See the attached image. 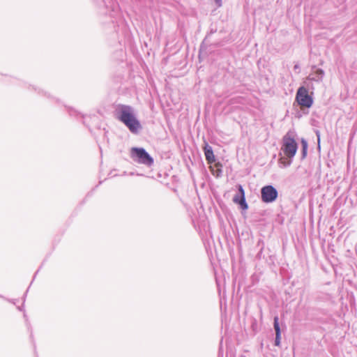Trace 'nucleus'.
I'll return each instance as SVG.
<instances>
[{
  "instance_id": "f257e3e1",
  "label": "nucleus",
  "mask_w": 357,
  "mask_h": 357,
  "mask_svg": "<svg viewBox=\"0 0 357 357\" xmlns=\"http://www.w3.org/2000/svg\"><path fill=\"white\" fill-rule=\"evenodd\" d=\"M115 119L123 123L132 134H137L142 126L137 119L135 109L130 105L118 104L114 111Z\"/></svg>"
},
{
  "instance_id": "f03ea898",
  "label": "nucleus",
  "mask_w": 357,
  "mask_h": 357,
  "mask_svg": "<svg viewBox=\"0 0 357 357\" xmlns=\"http://www.w3.org/2000/svg\"><path fill=\"white\" fill-rule=\"evenodd\" d=\"M130 158L139 164L146 167H151L154 163L153 158L150 154L142 147H132L130 149Z\"/></svg>"
},
{
  "instance_id": "7ed1b4c3",
  "label": "nucleus",
  "mask_w": 357,
  "mask_h": 357,
  "mask_svg": "<svg viewBox=\"0 0 357 357\" xmlns=\"http://www.w3.org/2000/svg\"><path fill=\"white\" fill-rule=\"evenodd\" d=\"M298 144L295 139L290 137L288 134L284 136L282 139V150L285 155L289 158H292L296 153Z\"/></svg>"
},
{
  "instance_id": "20e7f679",
  "label": "nucleus",
  "mask_w": 357,
  "mask_h": 357,
  "mask_svg": "<svg viewBox=\"0 0 357 357\" xmlns=\"http://www.w3.org/2000/svg\"><path fill=\"white\" fill-rule=\"evenodd\" d=\"M278 197V191L272 185H266L261 188V199L264 203H273Z\"/></svg>"
},
{
  "instance_id": "39448f33",
  "label": "nucleus",
  "mask_w": 357,
  "mask_h": 357,
  "mask_svg": "<svg viewBox=\"0 0 357 357\" xmlns=\"http://www.w3.org/2000/svg\"><path fill=\"white\" fill-rule=\"evenodd\" d=\"M296 100L301 107L310 108L313 104L312 98L308 94L307 89L304 86H300L296 92Z\"/></svg>"
},
{
  "instance_id": "423d86ee",
  "label": "nucleus",
  "mask_w": 357,
  "mask_h": 357,
  "mask_svg": "<svg viewBox=\"0 0 357 357\" xmlns=\"http://www.w3.org/2000/svg\"><path fill=\"white\" fill-rule=\"evenodd\" d=\"M237 193L233 197V202L239 205L242 210H247L248 205L245 200V190L241 184L236 185Z\"/></svg>"
},
{
  "instance_id": "0eeeda50",
  "label": "nucleus",
  "mask_w": 357,
  "mask_h": 357,
  "mask_svg": "<svg viewBox=\"0 0 357 357\" xmlns=\"http://www.w3.org/2000/svg\"><path fill=\"white\" fill-rule=\"evenodd\" d=\"M324 74V71L322 69L317 68L315 66H312V72L307 77V79L319 82L322 81Z\"/></svg>"
},
{
  "instance_id": "6e6552de",
  "label": "nucleus",
  "mask_w": 357,
  "mask_h": 357,
  "mask_svg": "<svg viewBox=\"0 0 357 357\" xmlns=\"http://www.w3.org/2000/svg\"><path fill=\"white\" fill-rule=\"evenodd\" d=\"M203 150L207 162L210 165L213 163L215 162V155L213 148L207 142H205Z\"/></svg>"
},
{
  "instance_id": "1a4fd4ad",
  "label": "nucleus",
  "mask_w": 357,
  "mask_h": 357,
  "mask_svg": "<svg viewBox=\"0 0 357 357\" xmlns=\"http://www.w3.org/2000/svg\"><path fill=\"white\" fill-rule=\"evenodd\" d=\"M273 328L275 332V345L280 346L281 340V329L279 324V318L278 316L274 317Z\"/></svg>"
},
{
  "instance_id": "9d476101",
  "label": "nucleus",
  "mask_w": 357,
  "mask_h": 357,
  "mask_svg": "<svg viewBox=\"0 0 357 357\" xmlns=\"http://www.w3.org/2000/svg\"><path fill=\"white\" fill-rule=\"evenodd\" d=\"M215 169H212V174L217 178L221 177L222 176V165L218 162L215 164Z\"/></svg>"
},
{
  "instance_id": "9b49d317",
  "label": "nucleus",
  "mask_w": 357,
  "mask_h": 357,
  "mask_svg": "<svg viewBox=\"0 0 357 357\" xmlns=\"http://www.w3.org/2000/svg\"><path fill=\"white\" fill-rule=\"evenodd\" d=\"M280 161L282 164H283L284 167H288L291 164V160L286 161V159L284 158H280Z\"/></svg>"
},
{
  "instance_id": "f8f14e48",
  "label": "nucleus",
  "mask_w": 357,
  "mask_h": 357,
  "mask_svg": "<svg viewBox=\"0 0 357 357\" xmlns=\"http://www.w3.org/2000/svg\"><path fill=\"white\" fill-rule=\"evenodd\" d=\"M257 320L255 319L252 322V328L254 331H257Z\"/></svg>"
},
{
  "instance_id": "ddd939ff",
  "label": "nucleus",
  "mask_w": 357,
  "mask_h": 357,
  "mask_svg": "<svg viewBox=\"0 0 357 357\" xmlns=\"http://www.w3.org/2000/svg\"><path fill=\"white\" fill-rule=\"evenodd\" d=\"M69 114L70 116H77L78 115H79V114L77 111L73 110V109L69 111Z\"/></svg>"
},
{
  "instance_id": "4468645a",
  "label": "nucleus",
  "mask_w": 357,
  "mask_h": 357,
  "mask_svg": "<svg viewBox=\"0 0 357 357\" xmlns=\"http://www.w3.org/2000/svg\"><path fill=\"white\" fill-rule=\"evenodd\" d=\"M307 148H302V158H305L307 155Z\"/></svg>"
},
{
  "instance_id": "2eb2a0df",
  "label": "nucleus",
  "mask_w": 357,
  "mask_h": 357,
  "mask_svg": "<svg viewBox=\"0 0 357 357\" xmlns=\"http://www.w3.org/2000/svg\"><path fill=\"white\" fill-rule=\"evenodd\" d=\"M301 145H302V148H307V141L304 139H301Z\"/></svg>"
},
{
  "instance_id": "dca6fc26",
  "label": "nucleus",
  "mask_w": 357,
  "mask_h": 357,
  "mask_svg": "<svg viewBox=\"0 0 357 357\" xmlns=\"http://www.w3.org/2000/svg\"><path fill=\"white\" fill-rule=\"evenodd\" d=\"M294 70H297V69H299V66L298 64H296L294 67Z\"/></svg>"
},
{
  "instance_id": "f3484780",
  "label": "nucleus",
  "mask_w": 357,
  "mask_h": 357,
  "mask_svg": "<svg viewBox=\"0 0 357 357\" xmlns=\"http://www.w3.org/2000/svg\"><path fill=\"white\" fill-rule=\"evenodd\" d=\"M17 309H18L20 311H22V310H23V306H19V307H17Z\"/></svg>"
},
{
  "instance_id": "a211bd4d",
  "label": "nucleus",
  "mask_w": 357,
  "mask_h": 357,
  "mask_svg": "<svg viewBox=\"0 0 357 357\" xmlns=\"http://www.w3.org/2000/svg\"><path fill=\"white\" fill-rule=\"evenodd\" d=\"M216 3L220 6L221 5V0H216Z\"/></svg>"
},
{
  "instance_id": "6ab92c4d",
  "label": "nucleus",
  "mask_w": 357,
  "mask_h": 357,
  "mask_svg": "<svg viewBox=\"0 0 357 357\" xmlns=\"http://www.w3.org/2000/svg\"><path fill=\"white\" fill-rule=\"evenodd\" d=\"M317 137H318V142H319V131L317 132Z\"/></svg>"
},
{
  "instance_id": "aec40b11",
  "label": "nucleus",
  "mask_w": 357,
  "mask_h": 357,
  "mask_svg": "<svg viewBox=\"0 0 357 357\" xmlns=\"http://www.w3.org/2000/svg\"><path fill=\"white\" fill-rule=\"evenodd\" d=\"M8 301L9 302H12V303H13L15 304V303H14L13 301H12L10 299H8Z\"/></svg>"
},
{
  "instance_id": "412c9836",
  "label": "nucleus",
  "mask_w": 357,
  "mask_h": 357,
  "mask_svg": "<svg viewBox=\"0 0 357 357\" xmlns=\"http://www.w3.org/2000/svg\"><path fill=\"white\" fill-rule=\"evenodd\" d=\"M24 317L26 319V314L24 313Z\"/></svg>"
},
{
  "instance_id": "4be33fe9",
  "label": "nucleus",
  "mask_w": 357,
  "mask_h": 357,
  "mask_svg": "<svg viewBox=\"0 0 357 357\" xmlns=\"http://www.w3.org/2000/svg\"><path fill=\"white\" fill-rule=\"evenodd\" d=\"M0 298H4V297L1 295H0Z\"/></svg>"
}]
</instances>
